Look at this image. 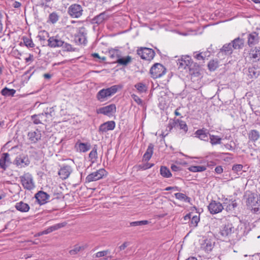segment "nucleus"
<instances>
[{
    "label": "nucleus",
    "instance_id": "nucleus-36",
    "mask_svg": "<svg viewBox=\"0 0 260 260\" xmlns=\"http://www.w3.org/2000/svg\"><path fill=\"white\" fill-rule=\"evenodd\" d=\"M16 93V90L14 89H9L5 87L1 90V94L5 96H13Z\"/></svg>",
    "mask_w": 260,
    "mask_h": 260
},
{
    "label": "nucleus",
    "instance_id": "nucleus-3",
    "mask_svg": "<svg viewBox=\"0 0 260 260\" xmlns=\"http://www.w3.org/2000/svg\"><path fill=\"white\" fill-rule=\"evenodd\" d=\"M118 89V85H113L107 88L101 89L96 95V99L100 102H104L115 94Z\"/></svg>",
    "mask_w": 260,
    "mask_h": 260
},
{
    "label": "nucleus",
    "instance_id": "nucleus-62",
    "mask_svg": "<svg viewBox=\"0 0 260 260\" xmlns=\"http://www.w3.org/2000/svg\"><path fill=\"white\" fill-rule=\"evenodd\" d=\"M34 60V56L32 54H29V56L25 58L26 62H31Z\"/></svg>",
    "mask_w": 260,
    "mask_h": 260
},
{
    "label": "nucleus",
    "instance_id": "nucleus-50",
    "mask_svg": "<svg viewBox=\"0 0 260 260\" xmlns=\"http://www.w3.org/2000/svg\"><path fill=\"white\" fill-rule=\"evenodd\" d=\"M63 51H74L75 49L73 48L72 45L69 43H66L64 41L63 45L61 46Z\"/></svg>",
    "mask_w": 260,
    "mask_h": 260
},
{
    "label": "nucleus",
    "instance_id": "nucleus-6",
    "mask_svg": "<svg viewBox=\"0 0 260 260\" xmlns=\"http://www.w3.org/2000/svg\"><path fill=\"white\" fill-rule=\"evenodd\" d=\"M82 7L77 4H72L68 9V14L73 18H80L83 15Z\"/></svg>",
    "mask_w": 260,
    "mask_h": 260
},
{
    "label": "nucleus",
    "instance_id": "nucleus-32",
    "mask_svg": "<svg viewBox=\"0 0 260 260\" xmlns=\"http://www.w3.org/2000/svg\"><path fill=\"white\" fill-rule=\"evenodd\" d=\"M75 147L80 152H85L90 149L91 146L88 143L78 142L76 144Z\"/></svg>",
    "mask_w": 260,
    "mask_h": 260
},
{
    "label": "nucleus",
    "instance_id": "nucleus-17",
    "mask_svg": "<svg viewBox=\"0 0 260 260\" xmlns=\"http://www.w3.org/2000/svg\"><path fill=\"white\" fill-rule=\"evenodd\" d=\"M35 197L40 205L47 203L50 198V196L48 193L42 190L39 191L36 193Z\"/></svg>",
    "mask_w": 260,
    "mask_h": 260
},
{
    "label": "nucleus",
    "instance_id": "nucleus-22",
    "mask_svg": "<svg viewBox=\"0 0 260 260\" xmlns=\"http://www.w3.org/2000/svg\"><path fill=\"white\" fill-rule=\"evenodd\" d=\"M234 48L232 47L231 43L225 44L220 49L218 55L224 54L225 55H230L232 54Z\"/></svg>",
    "mask_w": 260,
    "mask_h": 260
},
{
    "label": "nucleus",
    "instance_id": "nucleus-19",
    "mask_svg": "<svg viewBox=\"0 0 260 260\" xmlns=\"http://www.w3.org/2000/svg\"><path fill=\"white\" fill-rule=\"evenodd\" d=\"M14 164L18 167H24L29 165L30 160L27 156L19 155L16 157Z\"/></svg>",
    "mask_w": 260,
    "mask_h": 260
},
{
    "label": "nucleus",
    "instance_id": "nucleus-4",
    "mask_svg": "<svg viewBox=\"0 0 260 260\" xmlns=\"http://www.w3.org/2000/svg\"><path fill=\"white\" fill-rule=\"evenodd\" d=\"M23 187L28 190H31L35 187L33 177L29 173H25L19 177Z\"/></svg>",
    "mask_w": 260,
    "mask_h": 260
},
{
    "label": "nucleus",
    "instance_id": "nucleus-61",
    "mask_svg": "<svg viewBox=\"0 0 260 260\" xmlns=\"http://www.w3.org/2000/svg\"><path fill=\"white\" fill-rule=\"evenodd\" d=\"M129 245V242H124L121 246L119 247V249L120 250H124L128 245Z\"/></svg>",
    "mask_w": 260,
    "mask_h": 260
},
{
    "label": "nucleus",
    "instance_id": "nucleus-28",
    "mask_svg": "<svg viewBox=\"0 0 260 260\" xmlns=\"http://www.w3.org/2000/svg\"><path fill=\"white\" fill-rule=\"evenodd\" d=\"M16 209L21 212H27L29 211L30 207L27 203L20 201L16 203Z\"/></svg>",
    "mask_w": 260,
    "mask_h": 260
},
{
    "label": "nucleus",
    "instance_id": "nucleus-39",
    "mask_svg": "<svg viewBox=\"0 0 260 260\" xmlns=\"http://www.w3.org/2000/svg\"><path fill=\"white\" fill-rule=\"evenodd\" d=\"M175 196L177 199L180 201H183L187 203L190 202V198L184 193L180 192L176 193H175Z\"/></svg>",
    "mask_w": 260,
    "mask_h": 260
},
{
    "label": "nucleus",
    "instance_id": "nucleus-40",
    "mask_svg": "<svg viewBox=\"0 0 260 260\" xmlns=\"http://www.w3.org/2000/svg\"><path fill=\"white\" fill-rule=\"evenodd\" d=\"M218 61L217 59L210 60L208 64L209 70L210 71H215L218 68Z\"/></svg>",
    "mask_w": 260,
    "mask_h": 260
},
{
    "label": "nucleus",
    "instance_id": "nucleus-7",
    "mask_svg": "<svg viewBox=\"0 0 260 260\" xmlns=\"http://www.w3.org/2000/svg\"><path fill=\"white\" fill-rule=\"evenodd\" d=\"M137 54L142 59L149 61L152 60L155 55V53L153 49L146 47L138 49Z\"/></svg>",
    "mask_w": 260,
    "mask_h": 260
},
{
    "label": "nucleus",
    "instance_id": "nucleus-60",
    "mask_svg": "<svg viewBox=\"0 0 260 260\" xmlns=\"http://www.w3.org/2000/svg\"><path fill=\"white\" fill-rule=\"evenodd\" d=\"M215 171L217 174H221L223 172V169L221 166H217L215 169Z\"/></svg>",
    "mask_w": 260,
    "mask_h": 260
},
{
    "label": "nucleus",
    "instance_id": "nucleus-14",
    "mask_svg": "<svg viewBox=\"0 0 260 260\" xmlns=\"http://www.w3.org/2000/svg\"><path fill=\"white\" fill-rule=\"evenodd\" d=\"M208 209L211 214H215L221 212L223 207L220 202L212 200L208 205Z\"/></svg>",
    "mask_w": 260,
    "mask_h": 260
},
{
    "label": "nucleus",
    "instance_id": "nucleus-25",
    "mask_svg": "<svg viewBox=\"0 0 260 260\" xmlns=\"http://www.w3.org/2000/svg\"><path fill=\"white\" fill-rule=\"evenodd\" d=\"M259 37L258 34L253 32L249 34L248 36V45L251 47L258 42Z\"/></svg>",
    "mask_w": 260,
    "mask_h": 260
},
{
    "label": "nucleus",
    "instance_id": "nucleus-56",
    "mask_svg": "<svg viewBox=\"0 0 260 260\" xmlns=\"http://www.w3.org/2000/svg\"><path fill=\"white\" fill-rule=\"evenodd\" d=\"M4 16L2 11L0 10V34H1L3 31V21L4 19Z\"/></svg>",
    "mask_w": 260,
    "mask_h": 260
},
{
    "label": "nucleus",
    "instance_id": "nucleus-9",
    "mask_svg": "<svg viewBox=\"0 0 260 260\" xmlns=\"http://www.w3.org/2000/svg\"><path fill=\"white\" fill-rule=\"evenodd\" d=\"M106 175V171L104 169H101L95 172L89 174L85 178V183H89L99 180Z\"/></svg>",
    "mask_w": 260,
    "mask_h": 260
},
{
    "label": "nucleus",
    "instance_id": "nucleus-47",
    "mask_svg": "<svg viewBox=\"0 0 260 260\" xmlns=\"http://www.w3.org/2000/svg\"><path fill=\"white\" fill-rule=\"evenodd\" d=\"M59 19V16L56 12H53L49 14V21L52 23H56Z\"/></svg>",
    "mask_w": 260,
    "mask_h": 260
},
{
    "label": "nucleus",
    "instance_id": "nucleus-41",
    "mask_svg": "<svg viewBox=\"0 0 260 260\" xmlns=\"http://www.w3.org/2000/svg\"><path fill=\"white\" fill-rule=\"evenodd\" d=\"M210 143L212 145L220 144L221 143V139L217 136L209 134Z\"/></svg>",
    "mask_w": 260,
    "mask_h": 260
},
{
    "label": "nucleus",
    "instance_id": "nucleus-16",
    "mask_svg": "<svg viewBox=\"0 0 260 260\" xmlns=\"http://www.w3.org/2000/svg\"><path fill=\"white\" fill-rule=\"evenodd\" d=\"M115 127V122L114 121H108L100 125L99 132L100 134H104L109 131L113 130Z\"/></svg>",
    "mask_w": 260,
    "mask_h": 260
},
{
    "label": "nucleus",
    "instance_id": "nucleus-55",
    "mask_svg": "<svg viewBox=\"0 0 260 260\" xmlns=\"http://www.w3.org/2000/svg\"><path fill=\"white\" fill-rule=\"evenodd\" d=\"M109 253V251L108 250L99 251V252H98L95 254V257H103V256H106Z\"/></svg>",
    "mask_w": 260,
    "mask_h": 260
},
{
    "label": "nucleus",
    "instance_id": "nucleus-21",
    "mask_svg": "<svg viewBox=\"0 0 260 260\" xmlns=\"http://www.w3.org/2000/svg\"><path fill=\"white\" fill-rule=\"evenodd\" d=\"M72 172V168L70 166H65L60 169L58 172V175L60 178L62 180H65L69 177Z\"/></svg>",
    "mask_w": 260,
    "mask_h": 260
},
{
    "label": "nucleus",
    "instance_id": "nucleus-59",
    "mask_svg": "<svg viewBox=\"0 0 260 260\" xmlns=\"http://www.w3.org/2000/svg\"><path fill=\"white\" fill-rule=\"evenodd\" d=\"M172 170L174 172H178L181 170V168L179 166L172 164L171 166Z\"/></svg>",
    "mask_w": 260,
    "mask_h": 260
},
{
    "label": "nucleus",
    "instance_id": "nucleus-43",
    "mask_svg": "<svg viewBox=\"0 0 260 260\" xmlns=\"http://www.w3.org/2000/svg\"><path fill=\"white\" fill-rule=\"evenodd\" d=\"M200 221V217L199 215L193 216L189 223L190 226L196 228L198 225V222Z\"/></svg>",
    "mask_w": 260,
    "mask_h": 260
},
{
    "label": "nucleus",
    "instance_id": "nucleus-63",
    "mask_svg": "<svg viewBox=\"0 0 260 260\" xmlns=\"http://www.w3.org/2000/svg\"><path fill=\"white\" fill-rule=\"evenodd\" d=\"M191 213H189V214H186L184 217V219L185 220H190L191 219Z\"/></svg>",
    "mask_w": 260,
    "mask_h": 260
},
{
    "label": "nucleus",
    "instance_id": "nucleus-33",
    "mask_svg": "<svg viewBox=\"0 0 260 260\" xmlns=\"http://www.w3.org/2000/svg\"><path fill=\"white\" fill-rule=\"evenodd\" d=\"M260 138V134L255 129L251 130L248 134V138L250 141L255 142Z\"/></svg>",
    "mask_w": 260,
    "mask_h": 260
},
{
    "label": "nucleus",
    "instance_id": "nucleus-64",
    "mask_svg": "<svg viewBox=\"0 0 260 260\" xmlns=\"http://www.w3.org/2000/svg\"><path fill=\"white\" fill-rule=\"evenodd\" d=\"M225 147L229 150H234V147H233L231 144H226L225 145Z\"/></svg>",
    "mask_w": 260,
    "mask_h": 260
},
{
    "label": "nucleus",
    "instance_id": "nucleus-26",
    "mask_svg": "<svg viewBox=\"0 0 260 260\" xmlns=\"http://www.w3.org/2000/svg\"><path fill=\"white\" fill-rule=\"evenodd\" d=\"M10 163V155L8 153H4L0 158V167L4 170H6L8 167L7 164Z\"/></svg>",
    "mask_w": 260,
    "mask_h": 260
},
{
    "label": "nucleus",
    "instance_id": "nucleus-37",
    "mask_svg": "<svg viewBox=\"0 0 260 260\" xmlns=\"http://www.w3.org/2000/svg\"><path fill=\"white\" fill-rule=\"evenodd\" d=\"M109 56L111 59H113V61L117 60L120 56L119 51L118 50L112 49L109 52Z\"/></svg>",
    "mask_w": 260,
    "mask_h": 260
},
{
    "label": "nucleus",
    "instance_id": "nucleus-29",
    "mask_svg": "<svg viewBox=\"0 0 260 260\" xmlns=\"http://www.w3.org/2000/svg\"><path fill=\"white\" fill-rule=\"evenodd\" d=\"M154 149V145L150 143L148 146L146 151L144 153L143 159L146 161L149 160L153 154Z\"/></svg>",
    "mask_w": 260,
    "mask_h": 260
},
{
    "label": "nucleus",
    "instance_id": "nucleus-53",
    "mask_svg": "<svg viewBox=\"0 0 260 260\" xmlns=\"http://www.w3.org/2000/svg\"><path fill=\"white\" fill-rule=\"evenodd\" d=\"M243 168V165H242L241 164H236V165H234L233 166L232 170L235 172L238 173L239 172H240L242 171Z\"/></svg>",
    "mask_w": 260,
    "mask_h": 260
},
{
    "label": "nucleus",
    "instance_id": "nucleus-18",
    "mask_svg": "<svg viewBox=\"0 0 260 260\" xmlns=\"http://www.w3.org/2000/svg\"><path fill=\"white\" fill-rule=\"evenodd\" d=\"M215 242L211 239H205L201 243V248L207 252H210L214 246Z\"/></svg>",
    "mask_w": 260,
    "mask_h": 260
},
{
    "label": "nucleus",
    "instance_id": "nucleus-54",
    "mask_svg": "<svg viewBox=\"0 0 260 260\" xmlns=\"http://www.w3.org/2000/svg\"><path fill=\"white\" fill-rule=\"evenodd\" d=\"M193 57L198 60L205 59V56H203V52L198 53L195 52L193 53Z\"/></svg>",
    "mask_w": 260,
    "mask_h": 260
},
{
    "label": "nucleus",
    "instance_id": "nucleus-13",
    "mask_svg": "<svg viewBox=\"0 0 260 260\" xmlns=\"http://www.w3.org/2000/svg\"><path fill=\"white\" fill-rule=\"evenodd\" d=\"M193 61L191 57L189 56H183L181 59H178L177 61V65L179 69H187L191 70Z\"/></svg>",
    "mask_w": 260,
    "mask_h": 260
},
{
    "label": "nucleus",
    "instance_id": "nucleus-8",
    "mask_svg": "<svg viewBox=\"0 0 260 260\" xmlns=\"http://www.w3.org/2000/svg\"><path fill=\"white\" fill-rule=\"evenodd\" d=\"M169 131H171L173 128L178 127L183 131L186 133L188 131L187 125L186 122L179 119H171L168 125Z\"/></svg>",
    "mask_w": 260,
    "mask_h": 260
},
{
    "label": "nucleus",
    "instance_id": "nucleus-45",
    "mask_svg": "<svg viewBox=\"0 0 260 260\" xmlns=\"http://www.w3.org/2000/svg\"><path fill=\"white\" fill-rule=\"evenodd\" d=\"M135 88L139 92H144L147 90V86L145 84L142 83H138L135 85Z\"/></svg>",
    "mask_w": 260,
    "mask_h": 260
},
{
    "label": "nucleus",
    "instance_id": "nucleus-30",
    "mask_svg": "<svg viewBox=\"0 0 260 260\" xmlns=\"http://www.w3.org/2000/svg\"><path fill=\"white\" fill-rule=\"evenodd\" d=\"M250 58L254 59L255 61L260 59V47H255L250 50L249 53Z\"/></svg>",
    "mask_w": 260,
    "mask_h": 260
},
{
    "label": "nucleus",
    "instance_id": "nucleus-12",
    "mask_svg": "<svg viewBox=\"0 0 260 260\" xmlns=\"http://www.w3.org/2000/svg\"><path fill=\"white\" fill-rule=\"evenodd\" d=\"M87 31L84 27H79L78 31L75 36V40L79 44L85 45L87 43Z\"/></svg>",
    "mask_w": 260,
    "mask_h": 260
},
{
    "label": "nucleus",
    "instance_id": "nucleus-46",
    "mask_svg": "<svg viewBox=\"0 0 260 260\" xmlns=\"http://www.w3.org/2000/svg\"><path fill=\"white\" fill-rule=\"evenodd\" d=\"M149 223L148 220H141L133 221L129 223V226H142Z\"/></svg>",
    "mask_w": 260,
    "mask_h": 260
},
{
    "label": "nucleus",
    "instance_id": "nucleus-23",
    "mask_svg": "<svg viewBox=\"0 0 260 260\" xmlns=\"http://www.w3.org/2000/svg\"><path fill=\"white\" fill-rule=\"evenodd\" d=\"M108 18V15L105 12L100 13L99 15L95 16L92 19V23L100 24L104 22Z\"/></svg>",
    "mask_w": 260,
    "mask_h": 260
},
{
    "label": "nucleus",
    "instance_id": "nucleus-24",
    "mask_svg": "<svg viewBox=\"0 0 260 260\" xmlns=\"http://www.w3.org/2000/svg\"><path fill=\"white\" fill-rule=\"evenodd\" d=\"M194 135L196 137L198 138L201 140L205 141H208V135H209V134L205 128L197 130L195 132Z\"/></svg>",
    "mask_w": 260,
    "mask_h": 260
},
{
    "label": "nucleus",
    "instance_id": "nucleus-42",
    "mask_svg": "<svg viewBox=\"0 0 260 260\" xmlns=\"http://www.w3.org/2000/svg\"><path fill=\"white\" fill-rule=\"evenodd\" d=\"M188 170L192 172H200L206 170V168L203 166H192L188 168Z\"/></svg>",
    "mask_w": 260,
    "mask_h": 260
},
{
    "label": "nucleus",
    "instance_id": "nucleus-51",
    "mask_svg": "<svg viewBox=\"0 0 260 260\" xmlns=\"http://www.w3.org/2000/svg\"><path fill=\"white\" fill-rule=\"evenodd\" d=\"M31 120L35 124H42L40 119L38 118V114H34L31 116Z\"/></svg>",
    "mask_w": 260,
    "mask_h": 260
},
{
    "label": "nucleus",
    "instance_id": "nucleus-38",
    "mask_svg": "<svg viewBox=\"0 0 260 260\" xmlns=\"http://www.w3.org/2000/svg\"><path fill=\"white\" fill-rule=\"evenodd\" d=\"M89 157L90 158L92 162H94L98 158L97 153V146L94 145L92 150L90 151L89 154Z\"/></svg>",
    "mask_w": 260,
    "mask_h": 260
},
{
    "label": "nucleus",
    "instance_id": "nucleus-35",
    "mask_svg": "<svg viewBox=\"0 0 260 260\" xmlns=\"http://www.w3.org/2000/svg\"><path fill=\"white\" fill-rule=\"evenodd\" d=\"M160 175L165 178H170L172 176V174L170 170L166 166H161L160 169Z\"/></svg>",
    "mask_w": 260,
    "mask_h": 260
},
{
    "label": "nucleus",
    "instance_id": "nucleus-44",
    "mask_svg": "<svg viewBox=\"0 0 260 260\" xmlns=\"http://www.w3.org/2000/svg\"><path fill=\"white\" fill-rule=\"evenodd\" d=\"M248 76L250 79L255 78L258 76V74L254 68H249L248 69Z\"/></svg>",
    "mask_w": 260,
    "mask_h": 260
},
{
    "label": "nucleus",
    "instance_id": "nucleus-10",
    "mask_svg": "<svg viewBox=\"0 0 260 260\" xmlns=\"http://www.w3.org/2000/svg\"><path fill=\"white\" fill-rule=\"evenodd\" d=\"M48 46L50 48H59L63 45L64 40L59 34L49 38Z\"/></svg>",
    "mask_w": 260,
    "mask_h": 260
},
{
    "label": "nucleus",
    "instance_id": "nucleus-49",
    "mask_svg": "<svg viewBox=\"0 0 260 260\" xmlns=\"http://www.w3.org/2000/svg\"><path fill=\"white\" fill-rule=\"evenodd\" d=\"M84 248L83 246L75 245L73 249L70 250L69 253L71 255H74L77 254L81 250H83Z\"/></svg>",
    "mask_w": 260,
    "mask_h": 260
},
{
    "label": "nucleus",
    "instance_id": "nucleus-31",
    "mask_svg": "<svg viewBox=\"0 0 260 260\" xmlns=\"http://www.w3.org/2000/svg\"><path fill=\"white\" fill-rule=\"evenodd\" d=\"M132 61V57L127 56L124 57H121V56L117 60L113 61V62L117 63L120 65L126 66L131 63Z\"/></svg>",
    "mask_w": 260,
    "mask_h": 260
},
{
    "label": "nucleus",
    "instance_id": "nucleus-11",
    "mask_svg": "<svg viewBox=\"0 0 260 260\" xmlns=\"http://www.w3.org/2000/svg\"><path fill=\"white\" fill-rule=\"evenodd\" d=\"M116 111V107L115 104H112L100 108L96 110L97 114H102L110 117Z\"/></svg>",
    "mask_w": 260,
    "mask_h": 260
},
{
    "label": "nucleus",
    "instance_id": "nucleus-1",
    "mask_svg": "<svg viewBox=\"0 0 260 260\" xmlns=\"http://www.w3.org/2000/svg\"><path fill=\"white\" fill-rule=\"evenodd\" d=\"M244 232L242 223H240L236 228L232 223H228L221 226L219 234L221 237L230 240L242 237Z\"/></svg>",
    "mask_w": 260,
    "mask_h": 260
},
{
    "label": "nucleus",
    "instance_id": "nucleus-58",
    "mask_svg": "<svg viewBox=\"0 0 260 260\" xmlns=\"http://www.w3.org/2000/svg\"><path fill=\"white\" fill-rule=\"evenodd\" d=\"M165 190H166V191H169V190H176V191H180V188H179L178 186H169V187H166L165 189Z\"/></svg>",
    "mask_w": 260,
    "mask_h": 260
},
{
    "label": "nucleus",
    "instance_id": "nucleus-48",
    "mask_svg": "<svg viewBox=\"0 0 260 260\" xmlns=\"http://www.w3.org/2000/svg\"><path fill=\"white\" fill-rule=\"evenodd\" d=\"M23 40L25 45L27 47L32 48L34 47L35 44L31 39L26 37H23Z\"/></svg>",
    "mask_w": 260,
    "mask_h": 260
},
{
    "label": "nucleus",
    "instance_id": "nucleus-52",
    "mask_svg": "<svg viewBox=\"0 0 260 260\" xmlns=\"http://www.w3.org/2000/svg\"><path fill=\"white\" fill-rule=\"evenodd\" d=\"M132 99L134 101L139 105H143V101L137 95L133 94L131 95Z\"/></svg>",
    "mask_w": 260,
    "mask_h": 260
},
{
    "label": "nucleus",
    "instance_id": "nucleus-34",
    "mask_svg": "<svg viewBox=\"0 0 260 260\" xmlns=\"http://www.w3.org/2000/svg\"><path fill=\"white\" fill-rule=\"evenodd\" d=\"M43 113L45 118H47V121L48 122L52 120L54 115V109L53 107L47 108Z\"/></svg>",
    "mask_w": 260,
    "mask_h": 260
},
{
    "label": "nucleus",
    "instance_id": "nucleus-5",
    "mask_svg": "<svg viewBox=\"0 0 260 260\" xmlns=\"http://www.w3.org/2000/svg\"><path fill=\"white\" fill-rule=\"evenodd\" d=\"M166 68L159 63H155L150 70L151 76L154 79L162 77L166 74Z\"/></svg>",
    "mask_w": 260,
    "mask_h": 260
},
{
    "label": "nucleus",
    "instance_id": "nucleus-57",
    "mask_svg": "<svg viewBox=\"0 0 260 260\" xmlns=\"http://www.w3.org/2000/svg\"><path fill=\"white\" fill-rule=\"evenodd\" d=\"M38 118L40 119L42 124H44V122H47V118H45V116L44 114V113H40L38 114Z\"/></svg>",
    "mask_w": 260,
    "mask_h": 260
},
{
    "label": "nucleus",
    "instance_id": "nucleus-27",
    "mask_svg": "<svg viewBox=\"0 0 260 260\" xmlns=\"http://www.w3.org/2000/svg\"><path fill=\"white\" fill-rule=\"evenodd\" d=\"M231 43L232 44V47L234 48V49H240L244 47V40L240 37H238L233 40Z\"/></svg>",
    "mask_w": 260,
    "mask_h": 260
},
{
    "label": "nucleus",
    "instance_id": "nucleus-20",
    "mask_svg": "<svg viewBox=\"0 0 260 260\" xmlns=\"http://www.w3.org/2000/svg\"><path fill=\"white\" fill-rule=\"evenodd\" d=\"M67 224L66 222H62V223H59L56 224H54L52 226H51L49 228H48L46 230L40 232L39 234V235H43L48 234L49 233H50L53 231H55L56 230H57L61 228L64 227Z\"/></svg>",
    "mask_w": 260,
    "mask_h": 260
},
{
    "label": "nucleus",
    "instance_id": "nucleus-15",
    "mask_svg": "<svg viewBox=\"0 0 260 260\" xmlns=\"http://www.w3.org/2000/svg\"><path fill=\"white\" fill-rule=\"evenodd\" d=\"M27 137L30 143L35 144L41 140L42 134L41 131L37 129L35 131L29 132Z\"/></svg>",
    "mask_w": 260,
    "mask_h": 260
},
{
    "label": "nucleus",
    "instance_id": "nucleus-2",
    "mask_svg": "<svg viewBox=\"0 0 260 260\" xmlns=\"http://www.w3.org/2000/svg\"><path fill=\"white\" fill-rule=\"evenodd\" d=\"M244 197L247 206L251 207L254 212H260V194L247 191Z\"/></svg>",
    "mask_w": 260,
    "mask_h": 260
}]
</instances>
